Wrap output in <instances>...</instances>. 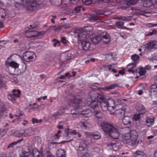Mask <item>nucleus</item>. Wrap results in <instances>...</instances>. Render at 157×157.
Segmentation results:
<instances>
[{
	"instance_id": "1",
	"label": "nucleus",
	"mask_w": 157,
	"mask_h": 157,
	"mask_svg": "<svg viewBox=\"0 0 157 157\" xmlns=\"http://www.w3.org/2000/svg\"><path fill=\"white\" fill-rule=\"evenodd\" d=\"M100 126L104 132L112 138L116 139L118 138L119 133L118 130L112 124L104 121L101 123Z\"/></svg>"
},
{
	"instance_id": "2",
	"label": "nucleus",
	"mask_w": 157,
	"mask_h": 157,
	"mask_svg": "<svg viewBox=\"0 0 157 157\" xmlns=\"http://www.w3.org/2000/svg\"><path fill=\"white\" fill-rule=\"evenodd\" d=\"M20 2L23 4L29 10H34L38 7L40 4L37 0H19Z\"/></svg>"
},
{
	"instance_id": "3",
	"label": "nucleus",
	"mask_w": 157,
	"mask_h": 157,
	"mask_svg": "<svg viewBox=\"0 0 157 157\" xmlns=\"http://www.w3.org/2000/svg\"><path fill=\"white\" fill-rule=\"evenodd\" d=\"M77 39L78 41L81 42L83 50H89L90 45V43L86 39V35L83 33H78L77 35Z\"/></svg>"
},
{
	"instance_id": "4",
	"label": "nucleus",
	"mask_w": 157,
	"mask_h": 157,
	"mask_svg": "<svg viewBox=\"0 0 157 157\" xmlns=\"http://www.w3.org/2000/svg\"><path fill=\"white\" fill-rule=\"evenodd\" d=\"M95 97L96 98L94 100L92 99L90 104V106L94 109H98L99 108L98 103H100L101 102H103L106 100L104 96L100 94H97Z\"/></svg>"
},
{
	"instance_id": "5",
	"label": "nucleus",
	"mask_w": 157,
	"mask_h": 157,
	"mask_svg": "<svg viewBox=\"0 0 157 157\" xmlns=\"http://www.w3.org/2000/svg\"><path fill=\"white\" fill-rule=\"evenodd\" d=\"M141 48H139L138 51L140 52L142 49L144 51H148L151 49L157 48V41H152L142 46Z\"/></svg>"
},
{
	"instance_id": "6",
	"label": "nucleus",
	"mask_w": 157,
	"mask_h": 157,
	"mask_svg": "<svg viewBox=\"0 0 157 157\" xmlns=\"http://www.w3.org/2000/svg\"><path fill=\"white\" fill-rule=\"evenodd\" d=\"M36 55L33 52H27L23 55L24 59L26 62H30L33 61L34 57H36Z\"/></svg>"
},
{
	"instance_id": "7",
	"label": "nucleus",
	"mask_w": 157,
	"mask_h": 157,
	"mask_svg": "<svg viewBox=\"0 0 157 157\" xmlns=\"http://www.w3.org/2000/svg\"><path fill=\"white\" fill-rule=\"evenodd\" d=\"M71 102L73 103L72 106L75 109L80 110L82 109V105H81V101L80 99L75 98L71 101Z\"/></svg>"
},
{
	"instance_id": "8",
	"label": "nucleus",
	"mask_w": 157,
	"mask_h": 157,
	"mask_svg": "<svg viewBox=\"0 0 157 157\" xmlns=\"http://www.w3.org/2000/svg\"><path fill=\"white\" fill-rule=\"evenodd\" d=\"M103 14V12L100 10H97L95 11L94 13L92 15L90 18L89 20L90 21H97V22H99L98 21V20L97 17L100 15Z\"/></svg>"
},
{
	"instance_id": "9",
	"label": "nucleus",
	"mask_w": 157,
	"mask_h": 157,
	"mask_svg": "<svg viewBox=\"0 0 157 157\" xmlns=\"http://www.w3.org/2000/svg\"><path fill=\"white\" fill-rule=\"evenodd\" d=\"M93 28L91 26H87L83 28H81L79 30L75 31V33L77 35L78 33H83L85 35V33L86 31H91L93 30Z\"/></svg>"
},
{
	"instance_id": "10",
	"label": "nucleus",
	"mask_w": 157,
	"mask_h": 157,
	"mask_svg": "<svg viewBox=\"0 0 157 157\" xmlns=\"http://www.w3.org/2000/svg\"><path fill=\"white\" fill-rule=\"evenodd\" d=\"M155 84L152 85L150 87L149 94L150 96L155 95L157 92V80L154 82Z\"/></svg>"
},
{
	"instance_id": "11",
	"label": "nucleus",
	"mask_w": 157,
	"mask_h": 157,
	"mask_svg": "<svg viewBox=\"0 0 157 157\" xmlns=\"http://www.w3.org/2000/svg\"><path fill=\"white\" fill-rule=\"evenodd\" d=\"M6 65L7 66H9L10 68L13 69V71L15 72V70L17 69L19 67V64L14 61H12L10 62H6Z\"/></svg>"
},
{
	"instance_id": "12",
	"label": "nucleus",
	"mask_w": 157,
	"mask_h": 157,
	"mask_svg": "<svg viewBox=\"0 0 157 157\" xmlns=\"http://www.w3.org/2000/svg\"><path fill=\"white\" fill-rule=\"evenodd\" d=\"M32 132V130L31 129H29L26 130L25 131L24 133H21L18 131H16L15 132V134L16 136L18 137H21L23 136H26L27 135H29Z\"/></svg>"
},
{
	"instance_id": "13",
	"label": "nucleus",
	"mask_w": 157,
	"mask_h": 157,
	"mask_svg": "<svg viewBox=\"0 0 157 157\" xmlns=\"http://www.w3.org/2000/svg\"><path fill=\"white\" fill-rule=\"evenodd\" d=\"M94 116L98 120H101L104 117L103 113L100 111L98 110L97 109H94Z\"/></svg>"
},
{
	"instance_id": "14",
	"label": "nucleus",
	"mask_w": 157,
	"mask_h": 157,
	"mask_svg": "<svg viewBox=\"0 0 157 157\" xmlns=\"http://www.w3.org/2000/svg\"><path fill=\"white\" fill-rule=\"evenodd\" d=\"M132 134L130 133H127L123 135L122 136L123 142L125 143L129 144L130 142V138Z\"/></svg>"
},
{
	"instance_id": "15",
	"label": "nucleus",
	"mask_w": 157,
	"mask_h": 157,
	"mask_svg": "<svg viewBox=\"0 0 157 157\" xmlns=\"http://www.w3.org/2000/svg\"><path fill=\"white\" fill-rule=\"evenodd\" d=\"M106 101L108 106L109 110V111H113L114 109L115 106L114 101L111 98H109Z\"/></svg>"
},
{
	"instance_id": "16",
	"label": "nucleus",
	"mask_w": 157,
	"mask_h": 157,
	"mask_svg": "<svg viewBox=\"0 0 157 157\" xmlns=\"http://www.w3.org/2000/svg\"><path fill=\"white\" fill-rule=\"evenodd\" d=\"M108 146H111V149H112L113 150H117V149L121 148V145L119 143H112L110 142L107 144Z\"/></svg>"
},
{
	"instance_id": "17",
	"label": "nucleus",
	"mask_w": 157,
	"mask_h": 157,
	"mask_svg": "<svg viewBox=\"0 0 157 157\" xmlns=\"http://www.w3.org/2000/svg\"><path fill=\"white\" fill-rule=\"evenodd\" d=\"M103 42L105 43H108L110 41L109 36L106 32H103L101 35Z\"/></svg>"
},
{
	"instance_id": "18",
	"label": "nucleus",
	"mask_w": 157,
	"mask_h": 157,
	"mask_svg": "<svg viewBox=\"0 0 157 157\" xmlns=\"http://www.w3.org/2000/svg\"><path fill=\"white\" fill-rule=\"evenodd\" d=\"M137 135H134L133 134H132L130 139V142L129 143V144H131L134 145L140 144V143H139V140L137 141Z\"/></svg>"
},
{
	"instance_id": "19",
	"label": "nucleus",
	"mask_w": 157,
	"mask_h": 157,
	"mask_svg": "<svg viewBox=\"0 0 157 157\" xmlns=\"http://www.w3.org/2000/svg\"><path fill=\"white\" fill-rule=\"evenodd\" d=\"M101 39V37L100 36L96 35H92V37H91V41L94 44H98Z\"/></svg>"
},
{
	"instance_id": "20",
	"label": "nucleus",
	"mask_w": 157,
	"mask_h": 157,
	"mask_svg": "<svg viewBox=\"0 0 157 157\" xmlns=\"http://www.w3.org/2000/svg\"><path fill=\"white\" fill-rule=\"evenodd\" d=\"M28 150L30 151L31 154L33 157H38L40 156V154L38 150L36 149H33L32 146H29L28 147Z\"/></svg>"
},
{
	"instance_id": "21",
	"label": "nucleus",
	"mask_w": 157,
	"mask_h": 157,
	"mask_svg": "<svg viewBox=\"0 0 157 157\" xmlns=\"http://www.w3.org/2000/svg\"><path fill=\"white\" fill-rule=\"evenodd\" d=\"M86 150L82 145L80 144L77 150L78 155V156H81L83 154L87 153Z\"/></svg>"
},
{
	"instance_id": "22",
	"label": "nucleus",
	"mask_w": 157,
	"mask_h": 157,
	"mask_svg": "<svg viewBox=\"0 0 157 157\" xmlns=\"http://www.w3.org/2000/svg\"><path fill=\"white\" fill-rule=\"evenodd\" d=\"M26 36L28 37H33L36 36L37 34V32L35 31H30L26 30L25 32Z\"/></svg>"
},
{
	"instance_id": "23",
	"label": "nucleus",
	"mask_w": 157,
	"mask_h": 157,
	"mask_svg": "<svg viewBox=\"0 0 157 157\" xmlns=\"http://www.w3.org/2000/svg\"><path fill=\"white\" fill-rule=\"evenodd\" d=\"M89 135L92 136L95 140L99 139L101 137V134L98 132H90L89 133Z\"/></svg>"
},
{
	"instance_id": "24",
	"label": "nucleus",
	"mask_w": 157,
	"mask_h": 157,
	"mask_svg": "<svg viewBox=\"0 0 157 157\" xmlns=\"http://www.w3.org/2000/svg\"><path fill=\"white\" fill-rule=\"evenodd\" d=\"M122 86V85L120 83H114L106 87L105 89L106 90H110L114 89L117 87H121Z\"/></svg>"
},
{
	"instance_id": "25",
	"label": "nucleus",
	"mask_w": 157,
	"mask_h": 157,
	"mask_svg": "<svg viewBox=\"0 0 157 157\" xmlns=\"http://www.w3.org/2000/svg\"><path fill=\"white\" fill-rule=\"evenodd\" d=\"M136 63L134 62L128 64L127 67L128 71L129 72L134 74L135 71L133 69L136 67Z\"/></svg>"
},
{
	"instance_id": "26",
	"label": "nucleus",
	"mask_w": 157,
	"mask_h": 157,
	"mask_svg": "<svg viewBox=\"0 0 157 157\" xmlns=\"http://www.w3.org/2000/svg\"><path fill=\"white\" fill-rule=\"evenodd\" d=\"M137 110L138 111L139 114H143L146 112V110L145 107L141 105L137 106Z\"/></svg>"
},
{
	"instance_id": "27",
	"label": "nucleus",
	"mask_w": 157,
	"mask_h": 157,
	"mask_svg": "<svg viewBox=\"0 0 157 157\" xmlns=\"http://www.w3.org/2000/svg\"><path fill=\"white\" fill-rule=\"evenodd\" d=\"M132 117L128 116H125L122 122L124 125H128L131 123Z\"/></svg>"
},
{
	"instance_id": "28",
	"label": "nucleus",
	"mask_w": 157,
	"mask_h": 157,
	"mask_svg": "<svg viewBox=\"0 0 157 157\" xmlns=\"http://www.w3.org/2000/svg\"><path fill=\"white\" fill-rule=\"evenodd\" d=\"M101 109L104 111H106L109 110L108 106L106 100L103 101L99 103Z\"/></svg>"
},
{
	"instance_id": "29",
	"label": "nucleus",
	"mask_w": 157,
	"mask_h": 157,
	"mask_svg": "<svg viewBox=\"0 0 157 157\" xmlns=\"http://www.w3.org/2000/svg\"><path fill=\"white\" fill-rule=\"evenodd\" d=\"M134 155L135 157H146V155L144 152L139 150L136 151L134 153Z\"/></svg>"
},
{
	"instance_id": "30",
	"label": "nucleus",
	"mask_w": 157,
	"mask_h": 157,
	"mask_svg": "<svg viewBox=\"0 0 157 157\" xmlns=\"http://www.w3.org/2000/svg\"><path fill=\"white\" fill-rule=\"evenodd\" d=\"M143 6L145 7H149L152 5L151 0H142Z\"/></svg>"
},
{
	"instance_id": "31",
	"label": "nucleus",
	"mask_w": 157,
	"mask_h": 157,
	"mask_svg": "<svg viewBox=\"0 0 157 157\" xmlns=\"http://www.w3.org/2000/svg\"><path fill=\"white\" fill-rule=\"evenodd\" d=\"M154 121V118L152 117H148L145 121L146 124L148 126H150L153 124Z\"/></svg>"
},
{
	"instance_id": "32",
	"label": "nucleus",
	"mask_w": 157,
	"mask_h": 157,
	"mask_svg": "<svg viewBox=\"0 0 157 157\" xmlns=\"http://www.w3.org/2000/svg\"><path fill=\"white\" fill-rule=\"evenodd\" d=\"M57 157H65V152L64 150L59 149L56 152Z\"/></svg>"
},
{
	"instance_id": "33",
	"label": "nucleus",
	"mask_w": 157,
	"mask_h": 157,
	"mask_svg": "<svg viewBox=\"0 0 157 157\" xmlns=\"http://www.w3.org/2000/svg\"><path fill=\"white\" fill-rule=\"evenodd\" d=\"M115 54L113 53L106 54L105 58L108 60H114Z\"/></svg>"
},
{
	"instance_id": "34",
	"label": "nucleus",
	"mask_w": 157,
	"mask_h": 157,
	"mask_svg": "<svg viewBox=\"0 0 157 157\" xmlns=\"http://www.w3.org/2000/svg\"><path fill=\"white\" fill-rule=\"evenodd\" d=\"M119 20L123 21H129L131 20V17L129 16H119L118 17Z\"/></svg>"
},
{
	"instance_id": "35",
	"label": "nucleus",
	"mask_w": 157,
	"mask_h": 157,
	"mask_svg": "<svg viewBox=\"0 0 157 157\" xmlns=\"http://www.w3.org/2000/svg\"><path fill=\"white\" fill-rule=\"evenodd\" d=\"M12 93H13V94L16 98H18L20 97V94H21V91L20 90L14 89L13 90Z\"/></svg>"
},
{
	"instance_id": "36",
	"label": "nucleus",
	"mask_w": 157,
	"mask_h": 157,
	"mask_svg": "<svg viewBox=\"0 0 157 157\" xmlns=\"http://www.w3.org/2000/svg\"><path fill=\"white\" fill-rule=\"evenodd\" d=\"M23 140V139L22 138L20 140H17V141L14 142L10 143L8 146L7 148H9L10 147H13L14 145H16L17 144V143H19L22 141Z\"/></svg>"
},
{
	"instance_id": "37",
	"label": "nucleus",
	"mask_w": 157,
	"mask_h": 157,
	"mask_svg": "<svg viewBox=\"0 0 157 157\" xmlns=\"http://www.w3.org/2000/svg\"><path fill=\"white\" fill-rule=\"evenodd\" d=\"M128 5H131L135 4L137 2V0H125Z\"/></svg>"
},
{
	"instance_id": "38",
	"label": "nucleus",
	"mask_w": 157,
	"mask_h": 157,
	"mask_svg": "<svg viewBox=\"0 0 157 157\" xmlns=\"http://www.w3.org/2000/svg\"><path fill=\"white\" fill-rule=\"evenodd\" d=\"M125 109V108L120 109L117 110V113L121 117L124 116V115Z\"/></svg>"
},
{
	"instance_id": "39",
	"label": "nucleus",
	"mask_w": 157,
	"mask_h": 157,
	"mask_svg": "<svg viewBox=\"0 0 157 157\" xmlns=\"http://www.w3.org/2000/svg\"><path fill=\"white\" fill-rule=\"evenodd\" d=\"M69 128H67L66 130H65V132L66 133V135L67 136H68L69 135H71V134H73L74 135H75L77 133V132L75 130H73L71 131V133L69 132Z\"/></svg>"
},
{
	"instance_id": "40",
	"label": "nucleus",
	"mask_w": 157,
	"mask_h": 157,
	"mask_svg": "<svg viewBox=\"0 0 157 157\" xmlns=\"http://www.w3.org/2000/svg\"><path fill=\"white\" fill-rule=\"evenodd\" d=\"M8 98L9 100L12 101V102L14 101L17 98L13 94H10L8 97Z\"/></svg>"
},
{
	"instance_id": "41",
	"label": "nucleus",
	"mask_w": 157,
	"mask_h": 157,
	"mask_svg": "<svg viewBox=\"0 0 157 157\" xmlns=\"http://www.w3.org/2000/svg\"><path fill=\"white\" fill-rule=\"evenodd\" d=\"M138 73L140 75L143 76L146 73L145 69L144 68H142L140 69H139Z\"/></svg>"
},
{
	"instance_id": "42",
	"label": "nucleus",
	"mask_w": 157,
	"mask_h": 157,
	"mask_svg": "<svg viewBox=\"0 0 157 157\" xmlns=\"http://www.w3.org/2000/svg\"><path fill=\"white\" fill-rule=\"evenodd\" d=\"M157 33V31L155 29H153L152 32H149L148 33L145 34V36H151L153 35H156Z\"/></svg>"
},
{
	"instance_id": "43",
	"label": "nucleus",
	"mask_w": 157,
	"mask_h": 157,
	"mask_svg": "<svg viewBox=\"0 0 157 157\" xmlns=\"http://www.w3.org/2000/svg\"><path fill=\"white\" fill-rule=\"evenodd\" d=\"M124 22L121 21H118L116 22L115 23L117 27L119 29H121L122 28L123 26L124 25Z\"/></svg>"
},
{
	"instance_id": "44",
	"label": "nucleus",
	"mask_w": 157,
	"mask_h": 157,
	"mask_svg": "<svg viewBox=\"0 0 157 157\" xmlns=\"http://www.w3.org/2000/svg\"><path fill=\"white\" fill-rule=\"evenodd\" d=\"M0 108H1V111L2 112H4L6 110V107L5 105L3 102H0Z\"/></svg>"
},
{
	"instance_id": "45",
	"label": "nucleus",
	"mask_w": 157,
	"mask_h": 157,
	"mask_svg": "<svg viewBox=\"0 0 157 157\" xmlns=\"http://www.w3.org/2000/svg\"><path fill=\"white\" fill-rule=\"evenodd\" d=\"M52 41L54 42V43L53 44V46L54 47H56L57 45L59 46L60 44V41L57 40L56 39H54Z\"/></svg>"
},
{
	"instance_id": "46",
	"label": "nucleus",
	"mask_w": 157,
	"mask_h": 157,
	"mask_svg": "<svg viewBox=\"0 0 157 157\" xmlns=\"http://www.w3.org/2000/svg\"><path fill=\"white\" fill-rule=\"evenodd\" d=\"M90 111L89 109H87L86 110H83L81 114L84 115L85 117H87V115L90 113Z\"/></svg>"
},
{
	"instance_id": "47",
	"label": "nucleus",
	"mask_w": 157,
	"mask_h": 157,
	"mask_svg": "<svg viewBox=\"0 0 157 157\" xmlns=\"http://www.w3.org/2000/svg\"><path fill=\"white\" fill-rule=\"evenodd\" d=\"M139 58V56L136 54H134L132 56L131 59L134 61H136Z\"/></svg>"
},
{
	"instance_id": "48",
	"label": "nucleus",
	"mask_w": 157,
	"mask_h": 157,
	"mask_svg": "<svg viewBox=\"0 0 157 157\" xmlns=\"http://www.w3.org/2000/svg\"><path fill=\"white\" fill-rule=\"evenodd\" d=\"M29 151H24L23 152V155L24 157H28L30 155H31V152L30 151L28 150Z\"/></svg>"
},
{
	"instance_id": "49",
	"label": "nucleus",
	"mask_w": 157,
	"mask_h": 157,
	"mask_svg": "<svg viewBox=\"0 0 157 157\" xmlns=\"http://www.w3.org/2000/svg\"><path fill=\"white\" fill-rule=\"evenodd\" d=\"M82 2L86 5H89L92 2V0H82Z\"/></svg>"
},
{
	"instance_id": "50",
	"label": "nucleus",
	"mask_w": 157,
	"mask_h": 157,
	"mask_svg": "<svg viewBox=\"0 0 157 157\" xmlns=\"http://www.w3.org/2000/svg\"><path fill=\"white\" fill-rule=\"evenodd\" d=\"M82 8V7L81 6H78L75 8V10L77 13H78L80 10L81 8Z\"/></svg>"
},
{
	"instance_id": "51",
	"label": "nucleus",
	"mask_w": 157,
	"mask_h": 157,
	"mask_svg": "<svg viewBox=\"0 0 157 157\" xmlns=\"http://www.w3.org/2000/svg\"><path fill=\"white\" fill-rule=\"evenodd\" d=\"M141 114H139V113L138 114H135L133 117V119L134 120L136 121L138 120L140 117V115Z\"/></svg>"
},
{
	"instance_id": "52",
	"label": "nucleus",
	"mask_w": 157,
	"mask_h": 157,
	"mask_svg": "<svg viewBox=\"0 0 157 157\" xmlns=\"http://www.w3.org/2000/svg\"><path fill=\"white\" fill-rule=\"evenodd\" d=\"M6 82L0 79V88L4 87L5 86Z\"/></svg>"
},
{
	"instance_id": "53",
	"label": "nucleus",
	"mask_w": 157,
	"mask_h": 157,
	"mask_svg": "<svg viewBox=\"0 0 157 157\" xmlns=\"http://www.w3.org/2000/svg\"><path fill=\"white\" fill-rule=\"evenodd\" d=\"M60 41L63 44H66L67 42V41L66 39V38L64 37H61Z\"/></svg>"
},
{
	"instance_id": "54",
	"label": "nucleus",
	"mask_w": 157,
	"mask_h": 157,
	"mask_svg": "<svg viewBox=\"0 0 157 157\" xmlns=\"http://www.w3.org/2000/svg\"><path fill=\"white\" fill-rule=\"evenodd\" d=\"M142 15L147 17H148L150 16V13L148 12H143L142 13Z\"/></svg>"
},
{
	"instance_id": "55",
	"label": "nucleus",
	"mask_w": 157,
	"mask_h": 157,
	"mask_svg": "<svg viewBox=\"0 0 157 157\" xmlns=\"http://www.w3.org/2000/svg\"><path fill=\"white\" fill-rule=\"evenodd\" d=\"M72 54L70 52H68L67 54V59H70L72 57Z\"/></svg>"
},
{
	"instance_id": "56",
	"label": "nucleus",
	"mask_w": 157,
	"mask_h": 157,
	"mask_svg": "<svg viewBox=\"0 0 157 157\" xmlns=\"http://www.w3.org/2000/svg\"><path fill=\"white\" fill-rule=\"evenodd\" d=\"M81 157H91V156L90 154L88 153L87 152L85 154H83Z\"/></svg>"
},
{
	"instance_id": "57",
	"label": "nucleus",
	"mask_w": 157,
	"mask_h": 157,
	"mask_svg": "<svg viewBox=\"0 0 157 157\" xmlns=\"http://www.w3.org/2000/svg\"><path fill=\"white\" fill-rule=\"evenodd\" d=\"M61 114V113L59 111H57L52 114V116L54 117L57 116Z\"/></svg>"
},
{
	"instance_id": "58",
	"label": "nucleus",
	"mask_w": 157,
	"mask_h": 157,
	"mask_svg": "<svg viewBox=\"0 0 157 157\" xmlns=\"http://www.w3.org/2000/svg\"><path fill=\"white\" fill-rule=\"evenodd\" d=\"M70 2L72 4H75L78 3L79 0H69Z\"/></svg>"
},
{
	"instance_id": "59",
	"label": "nucleus",
	"mask_w": 157,
	"mask_h": 157,
	"mask_svg": "<svg viewBox=\"0 0 157 157\" xmlns=\"http://www.w3.org/2000/svg\"><path fill=\"white\" fill-rule=\"evenodd\" d=\"M120 36L123 38L124 39H125L126 38V34L123 33H121L120 34Z\"/></svg>"
},
{
	"instance_id": "60",
	"label": "nucleus",
	"mask_w": 157,
	"mask_h": 157,
	"mask_svg": "<svg viewBox=\"0 0 157 157\" xmlns=\"http://www.w3.org/2000/svg\"><path fill=\"white\" fill-rule=\"evenodd\" d=\"M32 123L33 124H34L35 123H39V121L36 119L34 118H33L32 119Z\"/></svg>"
},
{
	"instance_id": "61",
	"label": "nucleus",
	"mask_w": 157,
	"mask_h": 157,
	"mask_svg": "<svg viewBox=\"0 0 157 157\" xmlns=\"http://www.w3.org/2000/svg\"><path fill=\"white\" fill-rule=\"evenodd\" d=\"M71 114L72 115H75L76 116L78 114L77 113H76L75 112V110L71 109Z\"/></svg>"
},
{
	"instance_id": "62",
	"label": "nucleus",
	"mask_w": 157,
	"mask_h": 157,
	"mask_svg": "<svg viewBox=\"0 0 157 157\" xmlns=\"http://www.w3.org/2000/svg\"><path fill=\"white\" fill-rule=\"evenodd\" d=\"M62 25H58L56 26V30H59L62 29Z\"/></svg>"
},
{
	"instance_id": "63",
	"label": "nucleus",
	"mask_w": 157,
	"mask_h": 157,
	"mask_svg": "<svg viewBox=\"0 0 157 157\" xmlns=\"http://www.w3.org/2000/svg\"><path fill=\"white\" fill-rule=\"evenodd\" d=\"M155 9H157V0H155V2L153 5Z\"/></svg>"
},
{
	"instance_id": "64",
	"label": "nucleus",
	"mask_w": 157,
	"mask_h": 157,
	"mask_svg": "<svg viewBox=\"0 0 157 157\" xmlns=\"http://www.w3.org/2000/svg\"><path fill=\"white\" fill-rule=\"evenodd\" d=\"M147 26L149 27H151L153 26H155V24H152V23H148L147 24Z\"/></svg>"
}]
</instances>
